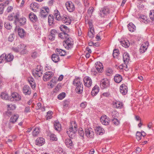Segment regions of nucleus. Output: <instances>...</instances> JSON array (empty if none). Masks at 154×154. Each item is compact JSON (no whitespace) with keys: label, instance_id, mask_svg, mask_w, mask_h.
<instances>
[{"label":"nucleus","instance_id":"f257e3e1","mask_svg":"<svg viewBox=\"0 0 154 154\" xmlns=\"http://www.w3.org/2000/svg\"><path fill=\"white\" fill-rule=\"evenodd\" d=\"M73 84L76 86L75 91L79 94H81L83 92V85L81 82L79 78L75 77L73 82Z\"/></svg>","mask_w":154,"mask_h":154},{"label":"nucleus","instance_id":"f03ea898","mask_svg":"<svg viewBox=\"0 0 154 154\" xmlns=\"http://www.w3.org/2000/svg\"><path fill=\"white\" fill-rule=\"evenodd\" d=\"M14 58V56L11 53L6 54L4 53L0 56V63H2L11 62Z\"/></svg>","mask_w":154,"mask_h":154},{"label":"nucleus","instance_id":"7ed1b4c3","mask_svg":"<svg viewBox=\"0 0 154 154\" xmlns=\"http://www.w3.org/2000/svg\"><path fill=\"white\" fill-rule=\"evenodd\" d=\"M58 36L60 38L64 39L63 42L74 43L73 39L70 37L69 35L67 34L64 33H60L58 34Z\"/></svg>","mask_w":154,"mask_h":154},{"label":"nucleus","instance_id":"20e7f679","mask_svg":"<svg viewBox=\"0 0 154 154\" xmlns=\"http://www.w3.org/2000/svg\"><path fill=\"white\" fill-rule=\"evenodd\" d=\"M20 17L19 13H17L14 15V17L15 18V22L18 23L20 26H23L25 25L26 23V19L24 17H22L19 18Z\"/></svg>","mask_w":154,"mask_h":154},{"label":"nucleus","instance_id":"39448f33","mask_svg":"<svg viewBox=\"0 0 154 154\" xmlns=\"http://www.w3.org/2000/svg\"><path fill=\"white\" fill-rule=\"evenodd\" d=\"M110 83L108 79L105 78L102 79L100 81V87L102 89L108 88L110 87Z\"/></svg>","mask_w":154,"mask_h":154},{"label":"nucleus","instance_id":"423d86ee","mask_svg":"<svg viewBox=\"0 0 154 154\" xmlns=\"http://www.w3.org/2000/svg\"><path fill=\"white\" fill-rule=\"evenodd\" d=\"M49 12V9L47 6L43 7L40 9V14L42 18H45L48 15Z\"/></svg>","mask_w":154,"mask_h":154},{"label":"nucleus","instance_id":"0eeeda50","mask_svg":"<svg viewBox=\"0 0 154 154\" xmlns=\"http://www.w3.org/2000/svg\"><path fill=\"white\" fill-rule=\"evenodd\" d=\"M85 136L88 138H93L94 133L93 130L91 128L87 127L85 129Z\"/></svg>","mask_w":154,"mask_h":154},{"label":"nucleus","instance_id":"6e6552de","mask_svg":"<svg viewBox=\"0 0 154 154\" xmlns=\"http://www.w3.org/2000/svg\"><path fill=\"white\" fill-rule=\"evenodd\" d=\"M65 5L67 10L69 12H72L75 9L74 4L71 1L66 2Z\"/></svg>","mask_w":154,"mask_h":154},{"label":"nucleus","instance_id":"1a4fd4ad","mask_svg":"<svg viewBox=\"0 0 154 154\" xmlns=\"http://www.w3.org/2000/svg\"><path fill=\"white\" fill-rule=\"evenodd\" d=\"M11 97H10V100L13 101H20L21 100V96L18 93L14 92L11 93Z\"/></svg>","mask_w":154,"mask_h":154},{"label":"nucleus","instance_id":"9d476101","mask_svg":"<svg viewBox=\"0 0 154 154\" xmlns=\"http://www.w3.org/2000/svg\"><path fill=\"white\" fill-rule=\"evenodd\" d=\"M59 32L56 29H51L50 34L48 35V38L51 41H54L55 39V35L58 34Z\"/></svg>","mask_w":154,"mask_h":154},{"label":"nucleus","instance_id":"9b49d317","mask_svg":"<svg viewBox=\"0 0 154 154\" xmlns=\"http://www.w3.org/2000/svg\"><path fill=\"white\" fill-rule=\"evenodd\" d=\"M60 20L66 24L68 25L70 24L71 21L70 17L66 14H64L61 17Z\"/></svg>","mask_w":154,"mask_h":154},{"label":"nucleus","instance_id":"f8f14e48","mask_svg":"<svg viewBox=\"0 0 154 154\" xmlns=\"http://www.w3.org/2000/svg\"><path fill=\"white\" fill-rule=\"evenodd\" d=\"M139 19L141 21L146 24H149L150 25H152L153 24V22L152 21H150L145 15H141L139 17Z\"/></svg>","mask_w":154,"mask_h":154},{"label":"nucleus","instance_id":"ddd939ff","mask_svg":"<svg viewBox=\"0 0 154 154\" xmlns=\"http://www.w3.org/2000/svg\"><path fill=\"white\" fill-rule=\"evenodd\" d=\"M100 122L103 125H107L109 124L110 120L108 117L105 115H103L101 117Z\"/></svg>","mask_w":154,"mask_h":154},{"label":"nucleus","instance_id":"4468645a","mask_svg":"<svg viewBox=\"0 0 154 154\" xmlns=\"http://www.w3.org/2000/svg\"><path fill=\"white\" fill-rule=\"evenodd\" d=\"M112 116L113 118L112 120V123L116 126L119 125L120 124V121L119 120L116 118L118 115V112H116L114 111L112 112Z\"/></svg>","mask_w":154,"mask_h":154},{"label":"nucleus","instance_id":"2eb2a0df","mask_svg":"<svg viewBox=\"0 0 154 154\" xmlns=\"http://www.w3.org/2000/svg\"><path fill=\"white\" fill-rule=\"evenodd\" d=\"M100 15L101 17H104L105 15L109 13V8L107 6H105L103 8H101L100 11Z\"/></svg>","mask_w":154,"mask_h":154},{"label":"nucleus","instance_id":"dca6fc26","mask_svg":"<svg viewBox=\"0 0 154 154\" xmlns=\"http://www.w3.org/2000/svg\"><path fill=\"white\" fill-rule=\"evenodd\" d=\"M27 80L29 83L32 89H35L36 87L35 81L32 76H29L27 79Z\"/></svg>","mask_w":154,"mask_h":154},{"label":"nucleus","instance_id":"f3484780","mask_svg":"<svg viewBox=\"0 0 154 154\" xmlns=\"http://www.w3.org/2000/svg\"><path fill=\"white\" fill-rule=\"evenodd\" d=\"M96 69L99 73L102 72L103 70V64L100 62H97L95 63Z\"/></svg>","mask_w":154,"mask_h":154},{"label":"nucleus","instance_id":"a211bd4d","mask_svg":"<svg viewBox=\"0 0 154 154\" xmlns=\"http://www.w3.org/2000/svg\"><path fill=\"white\" fill-rule=\"evenodd\" d=\"M53 75V73L52 72L48 71L45 72L43 75V80L45 81L49 80Z\"/></svg>","mask_w":154,"mask_h":154},{"label":"nucleus","instance_id":"6ab92c4d","mask_svg":"<svg viewBox=\"0 0 154 154\" xmlns=\"http://www.w3.org/2000/svg\"><path fill=\"white\" fill-rule=\"evenodd\" d=\"M84 82L85 85L88 87H90L92 83L91 78L88 76H86L84 78Z\"/></svg>","mask_w":154,"mask_h":154},{"label":"nucleus","instance_id":"aec40b11","mask_svg":"<svg viewBox=\"0 0 154 154\" xmlns=\"http://www.w3.org/2000/svg\"><path fill=\"white\" fill-rule=\"evenodd\" d=\"M30 87L27 85H24L23 88V92L26 95H29L31 93Z\"/></svg>","mask_w":154,"mask_h":154},{"label":"nucleus","instance_id":"412c9836","mask_svg":"<svg viewBox=\"0 0 154 154\" xmlns=\"http://www.w3.org/2000/svg\"><path fill=\"white\" fill-rule=\"evenodd\" d=\"M77 131H75L71 128L68 129L66 133L68 136L71 139L74 138L76 135V132Z\"/></svg>","mask_w":154,"mask_h":154},{"label":"nucleus","instance_id":"4be33fe9","mask_svg":"<svg viewBox=\"0 0 154 154\" xmlns=\"http://www.w3.org/2000/svg\"><path fill=\"white\" fill-rule=\"evenodd\" d=\"M120 92L123 95H125L128 92V87L124 84H122L120 87Z\"/></svg>","mask_w":154,"mask_h":154},{"label":"nucleus","instance_id":"5701e85b","mask_svg":"<svg viewBox=\"0 0 154 154\" xmlns=\"http://www.w3.org/2000/svg\"><path fill=\"white\" fill-rule=\"evenodd\" d=\"M94 130L95 133L97 135H102L105 132L104 129L100 126L96 127Z\"/></svg>","mask_w":154,"mask_h":154},{"label":"nucleus","instance_id":"b1692460","mask_svg":"<svg viewBox=\"0 0 154 154\" xmlns=\"http://www.w3.org/2000/svg\"><path fill=\"white\" fill-rule=\"evenodd\" d=\"M148 44V42H144V44L142 45L139 50V51L140 53L142 54L145 52L147 49Z\"/></svg>","mask_w":154,"mask_h":154},{"label":"nucleus","instance_id":"393cba45","mask_svg":"<svg viewBox=\"0 0 154 154\" xmlns=\"http://www.w3.org/2000/svg\"><path fill=\"white\" fill-rule=\"evenodd\" d=\"M35 144L38 146H41L45 143V140L43 137H39L35 140Z\"/></svg>","mask_w":154,"mask_h":154},{"label":"nucleus","instance_id":"a878e982","mask_svg":"<svg viewBox=\"0 0 154 154\" xmlns=\"http://www.w3.org/2000/svg\"><path fill=\"white\" fill-rule=\"evenodd\" d=\"M99 87L97 85H95L93 88L91 92V95L92 96H96L99 92Z\"/></svg>","mask_w":154,"mask_h":154},{"label":"nucleus","instance_id":"bb28decb","mask_svg":"<svg viewBox=\"0 0 154 154\" xmlns=\"http://www.w3.org/2000/svg\"><path fill=\"white\" fill-rule=\"evenodd\" d=\"M29 18L30 21L33 22H35L38 21V19L37 16L33 13H30L29 15Z\"/></svg>","mask_w":154,"mask_h":154},{"label":"nucleus","instance_id":"cd10ccee","mask_svg":"<svg viewBox=\"0 0 154 154\" xmlns=\"http://www.w3.org/2000/svg\"><path fill=\"white\" fill-rule=\"evenodd\" d=\"M51 58L54 63H57L60 61V59L59 55L57 53L53 54L51 56Z\"/></svg>","mask_w":154,"mask_h":154},{"label":"nucleus","instance_id":"c85d7f7f","mask_svg":"<svg viewBox=\"0 0 154 154\" xmlns=\"http://www.w3.org/2000/svg\"><path fill=\"white\" fill-rule=\"evenodd\" d=\"M65 143L67 147L70 149L72 148L73 146L72 140L69 138H67L65 140Z\"/></svg>","mask_w":154,"mask_h":154},{"label":"nucleus","instance_id":"c756f323","mask_svg":"<svg viewBox=\"0 0 154 154\" xmlns=\"http://www.w3.org/2000/svg\"><path fill=\"white\" fill-rule=\"evenodd\" d=\"M18 34L21 38H24L26 36V33L24 29L22 28H19L18 30Z\"/></svg>","mask_w":154,"mask_h":154},{"label":"nucleus","instance_id":"7c9ffc66","mask_svg":"<svg viewBox=\"0 0 154 154\" xmlns=\"http://www.w3.org/2000/svg\"><path fill=\"white\" fill-rule=\"evenodd\" d=\"M54 16L55 19L57 20L60 21V19L62 16L60 14L59 11L57 10H55L54 12Z\"/></svg>","mask_w":154,"mask_h":154},{"label":"nucleus","instance_id":"2f4dec72","mask_svg":"<svg viewBox=\"0 0 154 154\" xmlns=\"http://www.w3.org/2000/svg\"><path fill=\"white\" fill-rule=\"evenodd\" d=\"M60 29L61 31L63 32H61L60 33H64L66 34H67L66 33H68L69 32V29L67 26L64 25L60 26Z\"/></svg>","mask_w":154,"mask_h":154},{"label":"nucleus","instance_id":"473e14b6","mask_svg":"<svg viewBox=\"0 0 154 154\" xmlns=\"http://www.w3.org/2000/svg\"><path fill=\"white\" fill-rule=\"evenodd\" d=\"M18 115L16 114L12 116L9 120V123L12 124L15 123L17 121V120L19 118Z\"/></svg>","mask_w":154,"mask_h":154},{"label":"nucleus","instance_id":"72a5a7b5","mask_svg":"<svg viewBox=\"0 0 154 154\" xmlns=\"http://www.w3.org/2000/svg\"><path fill=\"white\" fill-rule=\"evenodd\" d=\"M56 53L60 56H64L66 54V51L61 49L57 48L55 50Z\"/></svg>","mask_w":154,"mask_h":154},{"label":"nucleus","instance_id":"f704fd0d","mask_svg":"<svg viewBox=\"0 0 154 154\" xmlns=\"http://www.w3.org/2000/svg\"><path fill=\"white\" fill-rule=\"evenodd\" d=\"M114 80L117 83H120L122 80V77L121 75L119 74H117L114 77Z\"/></svg>","mask_w":154,"mask_h":154},{"label":"nucleus","instance_id":"c9c22d12","mask_svg":"<svg viewBox=\"0 0 154 154\" xmlns=\"http://www.w3.org/2000/svg\"><path fill=\"white\" fill-rule=\"evenodd\" d=\"M39 6L38 4L35 2L32 3L30 5V8L34 12L36 11V9L38 8H39Z\"/></svg>","mask_w":154,"mask_h":154},{"label":"nucleus","instance_id":"e433bc0d","mask_svg":"<svg viewBox=\"0 0 154 154\" xmlns=\"http://www.w3.org/2000/svg\"><path fill=\"white\" fill-rule=\"evenodd\" d=\"M54 128L58 132L60 131L61 129V124L58 122H55L54 124Z\"/></svg>","mask_w":154,"mask_h":154},{"label":"nucleus","instance_id":"4c0bfd02","mask_svg":"<svg viewBox=\"0 0 154 154\" xmlns=\"http://www.w3.org/2000/svg\"><path fill=\"white\" fill-rule=\"evenodd\" d=\"M128 27L129 30L131 32L136 30V26L132 23H130L128 25Z\"/></svg>","mask_w":154,"mask_h":154},{"label":"nucleus","instance_id":"58836bf2","mask_svg":"<svg viewBox=\"0 0 154 154\" xmlns=\"http://www.w3.org/2000/svg\"><path fill=\"white\" fill-rule=\"evenodd\" d=\"M71 125L69 128L72 129V130L77 131L78 128L76 122L75 121H72L70 122Z\"/></svg>","mask_w":154,"mask_h":154},{"label":"nucleus","instance_id":"ea45409f","mask_svg":"<svg viewBox=\"0 0 154 154\" xmlns=\"http://www.w3.org/2000/svg\"><path fill=\"white\" fill-rule=\"evenodd\" d=\"M123 61L126 64L128 63L130 60V57L128 54L125 53L123 55Z\"/></svg>","mask_w":154,"mask_h":154},{"label":"nucleus","instance_id":"a19ab883","mask_svg":"<svg viewBox=\"0 0 154 154\" xmlns=\"http://www.w3.org/2000/svg\"><path fill=\"white\" fill-rule=\"evenodd\" d=\"M63 46L66 49L70 50L73 47L74 43H67V42H63Z\"/></svg>","mask_w":154,"mask_h":154},{"label":"nucleus","instance_id":"79ce46f5","mask_svg":"<svg viewBox=\"0 0 154 154\" xmlns=\"http://www.w3.org/2000/svg\"><path fill=\"white\" fill-rule=\"evenodd\" d=\"M2 98L6 100H10L11 96L9 97L8 94L5 92H2L0 95Z\"/></svg>","mask_w":154,"mask_h":154},{"label":"nucleus","instance_id":"37998d69","mask_svg":"<svg viewBox=\"0 0 154 154\" xmlns=\"http://www.w3.org/2000/svg\"><path fill=\"white\" fill-rule=\"evenodd\" d=\"M48 135L50 136L51 140L53 141H56L57 140L56 136L54 134L52 133L51 132H48Z\"/></svg>","mask_w":154,"mask_h":154},{"label":"nucleus","instance_id":"c03bdc74","mask_svg":"<svg viewBox=\"0 0 154 154\" xmlns=\"http://www.w3.org/2000/svg\"><path fill=\"white\" fill-rule=\"evenodd\" d=\"M89 28L90 29V31L88 33V35L90 38H93L94 37V28L90 26Z\"/></svg>","mask_w":154,"mask_h":154},{"label":"nucleus","instance_id":"a18cd8bd","mask_svg":"<svg viewBox=\"0 0 154 154\" xmlns=\"http://www.w3.org/2000/svg\"><path fill=\"white\" fill-rule=\"evenodd\" d=\"M120 42L122 46L125 48H128L130 45L129 43L128 40H123V41H122Z\"/></svg>","mask_w":154,"mask_h":154},{"label":"nucleus","instance_id":"49530a36","mask_svg":"<svg viewBox=\"0 0 154 154\" xmlns=\"http://www.w3.org/2000/svg\"><path fill=\"white\" fill-rule=\"evenodd\" d=\"M54 18L52 15H49L48 17V22L49 25L52 26L54 24Z\"/></svg>","mask_w":154,"mask_h":154},{"label":"nucleus","instance_id":"de8ad7c7","mask_svg":"<svg viewBox=\"0 0 154 154\" xmlns=\"http://www.w3.org/2000/svg\"><path fill=\"white\" fill-rule=\"evenodd\" d=\"M39 133V128H35L32 132V135L34 137L37 136Z\"/></svg>","mask_w":154,"mask_h":154},{"label":"nucleus","instance_id":"09e8293b","mask_svg":"<svg viewBox=\"0 0 154 154\" xmlns=\"http://www.w3.org/2000/svg\"><path fill=\"white\" fill-rule=\"evenodd\" d=\"M43 70L42 71H33L32 73L33 75L34 76H37L38 77L41 76L42 75Z\"/></svg>","mask_w":154,"mask_h":154},{"label":"nucleus","instance_id":"8fccbe9b","mask_svg":"<svg viewBox=\"0 0 154 154\" xmlns=\"http://www.w3.org/2000/svg\"><path fill=\"white\" fill-rule=\"evenodd\" d=\"M149 17L152 21H154V10H151L150 11Z\"/></svg>","mask_w":154,"mask_h":154},{"label":"nucleus","instance_id":"3c124183","mask_svg":"<svg viewBox=\"0 0 154 154\" xmlns=\"http://www.w3.org/2000/svg\"><path fill=\"white\" fill-rule=\"evenodd\" d=\"M78 132L79 135L82 137V139L84 138L85 133L84 131L82 128H79Z\"/></svg>","mask_w":154,"mask_h":154},{"label":"nucleus","instance_id":"603ef678","mask_svg":"<svg viewBox=\"0 0 154 154\" xmlns=\"http://www.w3.org/2000/svg\"><path fill=\"white\" fill-rule=\"evenodd\" d=\"M38 55L37 52L35 51H32L31 53V57L33 59L37 58Z\"/></svg>","mask_w":154,"mask_h":154},{"label":"nucleus","instance_id":"864d4df0","mask_svg":"<svg viewBox=\"0 0 154 154\" xmlns=\"http://www.w3.org/2000/svg\"><path fill=\"white\" fill-rule=\"evenodd\" d=\"M119 54V51L118 49H115L113 51L112 54L113 57L114 58L117 57Z\"/></svg>","mask_w":154,"mask_h":154},{"label":"nucleus","instance_id":"5fc2aeb1","mask_svg":"<svg viewBox=\"0 0 154 154\" xmlns=\"http://www.w3.org/2000/svg\"><path fill=\"white\" fill-rule=\"evenodd\" d=\"M66 96V94L65 92H62L59 94L57 96V98L59 100H62Z\"/></svg>","mask_w":154,"mask_h":154},{"label":"nucleus","instance_id":"6e6d98bb","mask_svg":"<svg viewBox=\"0 0 154 154\" xmlns=\"http://www.w3.org/2000/svg\"><path fill=\"white\" fill-rule=\"evenodd\" d=\"M5 27L8 29H10L12 27L11 24L8 22H6L4 24Z\"/></svg>","mask_w":154,"mask_h":154},{"label":"nucleus","instance_id":"4d7b16f0","mask_svg":"<svg viewBox=\"0 0 154 154\" xmlns=\"http://www.w3.org/2000/svg\"><path fill=\"white\" fill-rule=\"evenodd\" d=\"M7 107L8 108V109L11 110H14L16 108V105L14 104H8L7 105Z\"/></svg>","mask_w":154,"mask_h":154},{"label":"nucleus","instance_id":"13d9d810","mask_svg":"<svg viewBox=\"0 0 154 154\" xmlns=\"http://www.w3.org/2000/svg\"><path fill=\"white\" fill-rule=\"evenodd\" d=\"M115 104L117 108L121 109L123 106L122 103L119 102H116Z\"/></svg>","mask_w":154,"mask_h":154},{"label":"nucleus","instance_id":"bf43d9fd","mask_svg":"<svg viewBox=\"0 0 154 154\" xmlns=\"http://www.w3.org/2000/svg\"><path fill=\"white\" fill-rule=\"evenodd\" d=\"M53 112L51 111H49L48 112L47 115L46 116V117L47 119H50L52 118V114Z\"/></svg>","mask_w":154,"mask_h":154},{"label":"nucleus","instance_id":"052dcab7","mask_svg":"<svg viewBox=\"0 0 154 154\" xmlns=\"http://www.w3.org/2000/svg\"><path fill=\"white\" fill-rule=\"evenodd\" d=\"M142 137L141 133L137 131L136 133V139L138 141L140 140L141 139Z\"/></svg>","mask_w":154,"mask_h":154},{"label":"nucleus","instance_id":"680f3d73","mask_svg":"<svg viewBox=\"0 0 154 154\" xmlns=\"http://www.w3.org/2000/svg\"><path fill=\"white\" fill-rule=\"evenodd\" d=\"M63 106L64 107H68L70 103L69 100H66L63 101Z\"/></svg>","mask_w":154,"mask_h":154},{"label":"nucleus","instance_id":"e2e57ef3","mask_svg":"<svg viewBox=\"0 0 154 154\" xmlns=\"http://www.w3.org/2000/svg\"><path fill=\"white\" fill-rule=\"evenodd\" d=\"M5 8L4 5L3 3L0 4V14H2L4 11Z\"/></svg>","mask_w":154,"mask_h":154},{"label":"nucleus","instance_id":"0e129e2a","mask_svg":"<svg viewBox=\"0 0 154 154\" xmlns=\"http://www.w3.org/2000/svg\"><path fill=\"white\" fill-rule=\"evenodd\" d=\"M87 103L86 102L82 103L80 104V107L82 109H84L87 105Z\"/></svg>","mask_w":154,"mask_h":154},{"label":"nucleus","instance_id":"69168bd1","mask_svg":"<svg viewBox=\"0 0 154 154\" xmlns=\"http://www.w3.org/2000/svg\"><path fill=\"white\" fill-rule=\"evenodd\" d=\"M20 51L21 54H24L27 53L28 51L27 50L26 46H25L24 48H23Z\"/></svg>","mask_w":154,"mask_h":154},{"label":"nucleus","instance_id":"338daca9","mask_svg":"<svg viewBox=\"0 0 154 154\" xmlns=\"http://www.w3.org/2000/svg\"><path fill=\"white\" fill-rule=\"evenodd\" d=\"M106 72L107 74V75H109L112 73L113 70L111 68H108L106 69Z\"/></svg>","mask_w":154,"mask_h":154},{"label":"nucleus","instance_id":"774afa93","mask_svg":"<svg viewBox=\"0 0 154 154\" xmlns=\"http://www.w3.org/2000/svg\"><path fill=\"white\" fill-rule=\"evenodd\" d=\"M42 70H43L42 67L40 65H37L36 68H35V72H37V71H42Z\"/></svg>","mask_w":154,"mask_h":154}]
</instances>
